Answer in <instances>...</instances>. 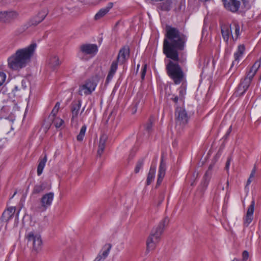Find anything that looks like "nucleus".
<instances>
[{"label":"nucleus","mask_w":261,"mask_h":261,"mask_svg":"<svg viewBox=\"0 0 261 261\" xmlns=\"http://www.w3.org/2000/svg\"><path fill=\"white\" fill-rule=\"evenodd\" d=\"M230 29L232 30V38L233 40L237 39L240 35V27L238 24L234 23L230 24Z\"/></svg>","instance_id":"28"},{"label":"nucleus","mask_w":261,"mask_h":261,"mask_svg":"<svg viewBox=\"0 0 261 261\" xmlns=\"http://www.w3.org/2000/svg\"><path fill=\"white\" fill-rule=\"evenodd\" d=\"M111 248L112 245L111 244H106L103 247V249L105 250L98 253L94 261H103L108 256Z\"/></svg>","instance_id":"14"},{"label":"nucleus","mask_w":261,"mask_h":261,"mask_svg":"<svg viewBox=\"0 0 261 261\" xmlns=\"http://www.w3.org/2000/svg\"><path fill=\"white\" fill-rule=\"evenodd\" d=\"M108 140V136L106 134H102L101 135L99 139V144H98V147L97 150V154L99 156H101V155L102 154L105 147H106V144Z\"/></svg>","instance_id":"18"},{"label":"nucleus","mask_w":261,"mask_h":261,"mask_svg":"<svg viewBox=\"0 0 261 261\" xmlns=\"http://www.w3.org/2000/svg\"><path fill=\"white\" fill-rule=\"evenodd\" d=\"M261 65V61H256L252 66L246 73V75L242 79L236 91L237 96L242 95L248 89L251 81Z\"/></svg>","instance_id":"3"},{"label":"nucleus","mask_w":261,"mask_h":261,"mask_svg":"<svg viewBox=\"0 0 261 261\" xmlns=\"http://www.w3.org/2000/svg\"><path fill=\"white\" fill-rule=\"evenodd\" d=\"M87 127L86 125H84L81 128L79 134L77 136V140L82 141L85 136Z\"/></svg>","instance_id":"32"},{"label":"nucleus","mask_w":261,"mask_h":261,"mask_svg":"<svg viewBox=\"0 0 261 261\" xmlns=\"http://www.w3.org/2000/svg\"><path fill=\"white\" fill-rule=\"evenodd\" d=\"M166 166L165 163L164 162L163 158L161 161L159 167V173L158 175V180L156 182V187L159 186L165 175Z\"/></svg>","instance_id":"15"},{"label":"nucleus","mask_w":261,"mask_h":261,"mask_svg":"<svg viewBox=\"0 0 261 261\" xmlns=\"http://www.w3.org/2000/svg\"><path fill=\"white\" fill-rule=\"evenodd\" d=\"M152 124L153 121L151 119H150L148 122L147 123L145 126L146 130H147L148 132H149L151 130Z\"/></svg>","instance_id":"35"},{"label":"nucleus","mask_w":261,"mask_h":261,"mask_svg":"<svg viewBox=\"0 0 261 261\" xmlns=\"http://www.w3.org/2000/svg\"><path fill=\"white\" fill-rule=\"evenodd\" d=\"M255 201L252 200L247 210L246 215L244 218V225L246 226L251 222L253 219V214L254 211Z\"/></svg>","instance_id":"13"},{"label":"nucleus","mask_w":261,"mask_h":261,"mask_svg":"<svg viewBox=\"0 0 261 261\" xmlns=\"http://www.w3.org/2000/svg\"><path fill=\"white\" fill-rule=\"evenodd\" d=\"M168 221L169 220L167 218H165L157 227L152 230L150 234L146 241V253L155 248L156 244L160 241V237L163 233V230L168 223Z\"/></svg>","instance_id":"4"},{"label":"nucleus","mask_w":261,"mask_h":261,"mask_svg":"<svg viewBox=\"0 0 261 261\" xmlns=\"http://www.w3.org/2000/svg\"><path fill=\"white\" fill-rule=\"evenodd\" d=\"M221 33L224 40L228 42L229 38L230 33L232 34V30L230 29V25H224L221 27Z\"/></svg>","instance_id":"23"},{"label":"nucleus","mask_w":261,"mask_h":261,"mask_svg":"<svg viewBox=\"0 0 261 261\" xmlns=\"http://www.w3.org/2000/svg\"><path fill=\"white\" fill-rule=\"evenodd\" d=\"M146 68H147V65L145 64L143 66V68L141 71V79L142 80H144L146 72Z\"/></svg>","instance_id":"40"},{"label":"nucleus","mask_w":261,"mask_h":261,"mask_svg":"<svg viewBox=\"0 0 261 261\" xmlns=\"http://www.w3.org/2000/svg\"><path fill=\"white\" fill-rule=\"evenodd\" d=\"M113 3H110L106 7L101 9L95 15V19H99L106 15L113 7Z\"/></svg>","instance_id":"20"},{"label":"nucleus","mask_w":261,"mask_h":261,"mask_svg":"<svg viewBox=\"0 0 261 261\" xmlns=\"http://www.w3.org/2000/svg\"><path fill=\"white\" fill-rule=\"evenodd\" d=\"M245 51L244 45H240L238 47L237 51L234 54V60L232 62L231 67L234 65L237 66L239 63L240 58L242 57Z\"/></svg>","instance_id":"16"},{"label":"nucleus","mask_w":261,"mask_h":261,"mask_svg":"<svg viewBox=\"0 0 261 261\" xmlns=\"http://www.w3.org/2000/svg\"><path fill=\"white\" fill-rule=\"evenodd\" d=\"M81 107V101H78L76 103L73 104L71 108L72 120L77 117L79 111Z\"/></svg>","instance_id":"25"},{"label":"nucleus","mask_w":261,"mask_h":261,"mask_svg":"<svg viewBox=\"0 0 261 261\" xmlns=\"http://www.w3.org/2000/svg\"><path fill=\"white\" fill-rule=\"evenodd\" d=\"M54 198V194L53 192L44 194L40 199V204L34 205L33 209L38 212L45 211L51 205Z\"/></svg>","instance_id":"7"},{"label":"nucleus","mask_w":261,"mask_h":261,"mask_svg":"<svg viewBox=\"0 0 261 261\" xmlns=\"http://www.w3.org/2000/svg\"><path fill=\"white\" fill-rule=\"evenodd\" d=\"M232 261H240V260L237 258H234Z\"/></svg>","instance_id":"47"},{"label":"nucleus","mask_w":261,"mask_h":261,"mask_svg":"<svg viewBox=\"0 0 261 261\" xmlns=\"http://www.w3.org/2000/svg\"><path fill=\"white\" fill-rule=\"evenodd\" d=\"M5 11L0 12V21L5 22Z\"/></svg>","instance_id":"42"},{"label":"nucleus","mask_w":261,"mask_h":261,"mask_svg":"<svg viewBox=\"0 0 261 261\" xmlns=\"http://www.w3.org/2000/svg\"><path fill=\"white\" fill-rule=\"evenodd\" d=\"M20 86H16L13 90L14 94L15 95H19L20 94H22V90H19Z\"/></svg>","instance_id":"37"},{"label":"nucleus","mask_w":261,"mask_h":261,"mask_svg":"<svg viewBox=\"0 0 261 261\" xmlns=\"http://www.w3.org/2000/svg\"><path fill=\"white\" fill-rule=\"evenodd\" d=\"M98 51L97 46L94 44H84L80 46V51L85 55L90 57L95 56Z\"/></svg>","instance_id":"10"},{"label":"nucleus","mask_w":261,"mask_h":261,"mask_svg":"<svg viewBox=\"0 0 261 261\" xmlns=\"http://www.w3.org/2000/svg\"><path fill=\"white\" fill-rule=\"evenodd\" d=\"M129 55V49L128 46H124L119 51L116 60L120 64L124 63L127 60Z\"/></svg>","instance_id":"11"},{"label":"nucleus","mask_w":261,"mask_h":261,"mask_svg":"<svg viewBox=\"0 0 261 261\" xmlns=\"http://www.w3.org/2000/svg\"><path fill=\"white\" fill-rule=\"evenodd\" d=\"M155 167L151 165L147 175L146 185H149L154 180L155 174Z\"/></svg>","instance_id":"26"},{"label":"nucleus","mask_w":261,"mask_h":261,"mask_svg":"<svg viewBox=\"0 0 261 261\" xmlns=\"http://www.w3.org/2000/svg\"><path fill=\"white\" fill-rule=\"evenodd\" d=\"M187 41V36L178 29L170 25L166 26L163 50L166 57L172 61H169L166 70L168 75L175 85L186 83V81L185 74L177 62L179 61L182 63L185 61V60H179L178 50L185 49Z\"/></svg>","instance_id":"1"},{"label":"nucleus","mask_w":261,"mask_h":261,"mask_svg":"<svg viewBox=\"0 0 261 261\" xmlns=\"http://www.w3.org/2000/svg\"><path fill=\"white\" fill-rule=\"evenodd\" d=\"M170 99L176 103L178 102V100H180L179 96H178L174 95H172Z\"/></svg>","instance_id":"41"},{"label":"nucleus","mask_w":261,"mask_h":261,"mask_svg":"<svg viewBox=\"0 0 261 261\" xmlns=\"http://www.w3.org/2000/svg\"><path fill=\"white\" fill-rule=\"evenodd\" d=\"M249 257L248 252L245 250L242 253V261H246Z\"/></svg>","instance_id":"38"},{"label":"nucleus","mask_w":261,"mask_h":261,"mask_svg":"<svg viewBox=\"0 0 261 261\" xmlns=\"http://www.w3.org/2000/svg\"><path fill=\"white\" fill-rule=\"evenodd\" d=\"M213 167V166L212 165H210L209 166L208 170L206 171V172H205V173L203 177L202 185L205 188H206L207 187L208 183L210 181V179L211 178V176H212V170Z\"/></svg>","instance_id":"19"},{"label":"nucleus","mask_w":261,"mask_h":261,"mask_svg":"<svg viewBox=\"0 0 261 261\" xmlns=\"http://www.w3.org/2000/svg\"><path fill=\"white\" fill-rule=\"evenodd\" d=\"M118 62L114 61L112 62L109 72L107 77V81H110L112 80L114 74H115L117 69L118 68Z\"/></svg>","instance_id":"24"},{"label":"nucleus","mask_w":261,"mask_h":261,"mask_svg":"<svg viewBox=\"0 0 261 261\" xmlns=\"http://www.w3.org/2000/svg\"><path fill=\"white\" fill-rule=\"evenodd\" d=\"M60 102H58L56 103L55 106L54 108H56L58 111H59V108H60Z\"/></svg>","instance_id":"45"},{"label":"nucleus","mask_w":261,"mask_h":261,"mask_svg":"<svg viewBox=\"0 0 261 261\" xmlns=\"http://www.w3.org/2000/svg\"><path fill=\"white\" fill-rule=\"evenodd\" d=\"M18 16V13L16 11H5V22H10L17 18Z\"/></svg>","instance_id":"22"},{"label":"nucleus","mask_w":261,"mask_h":261,"mask_svg":"<svg viewBox=\"0 0 261 261\" xmlns=\"http://www.w3.org/2000/svg\"><path fill=\"white\" fill-rule=\"evenodd\" d=\"M26 82L24 80H22L21 81V84L20 86L19 90H22V93H23V92L25 91L27 86H26Z\"/></svg>","instance_id":"39"},{"label":"nucleus","mask_w":261,"mask_h":261,"mask_svg":"<svg viewBox=\"0 0 261 261\" xmlns=\"http://www.w3.org/2000/svg\"><path fill=\"white\" fill-rule=\"evenodd\" d=\"M261 80V76H260V78H259V80Z\"/></svg>","instance_id":"50"},{"label":"nucleus","mask_w":261,"mask_h":261,"mask_svg":"<svg viewBox=\"0 0 261 261\" xmlns=\"http://www.w3.org/2000/svg\"><path fill=\"white\" fill-rule=\"evenodd\" d=\"M190 116L185 108L177 107L175 112V126L178 129L183 128L188 123Z\"/></svg>","instance_id":"5"},{"label":"nucleus","mask_w":261,"mask_h":261,"mask_svg":"<svg viewBox=\"0 0 261 261\" xmlns=\"http://www.w3.org/2000/svg\"><path fill=\"white\" fill-rule=\"evenodd\" d=\"M255 172H256V168H255V166H254L251 171L249 178H252L254 177Z\"/></svg>","instance_id":"43"},{"label":"nucleus","mask_w":261,"mask_h":261,"mask_svg":"<svg viewBox=\"0 0 261 261\" xmlns=\"http://www.w3.org/2000/svg\"><path fill=\"white\" fill-rule=\"evenodd\" d=\"M61 64L59 57L56 54L50 55L47 60V65L48 67L52 69H55Z\"/></svg>","instance_id":"12"},{"label":"nucleus","mask_w":261,"mask_h":261,"mask_svg":"<svg viewBox=\"0 0 261 261\" xmlns=\"http://www.w3.org/2000/svg\"><path fill=\"white\" fill-rule=\"evenodd\" d=\"M98 82V79L96 76L92 77L87 79L83 84L80 86L79 89V95H90L95 91Z\"/></svg>","instance_id":"6"},{"label":"nucleus","mask_w":261,"mask_h":261,"mask_svg":"<svg viewBox=\"0 0 261 261\" xmlns=\"http://www.w3.org/2000/svg\"><path fill=\"white\" fill-rule=\"evenodd\" d=\"M28 242H30L33 245V250L37 253L40 251L42 248V240L39 234L33 231L29 232L25 236Z\"/></svg>","instance_id":"8"},{"label":"nucleus","mask_w":261,"mask_h":261,"mask_svg":"<svg viewBox=\"0 0 261 261\" xmlns=\"http://www.w3.org/2000/svg\"><path fill=\"white\" fill-rule=\"evenodd\" d=\"M46 162L47 156L46 155H45V156L42 159H39V162L37 167V170L38 175L39 176L42 174Z\"/></svg>","instance_id":"27"},{"label":"nucleus","mask_w":261,"mask_h":261,"mask_svg":"<svg viewBox=\"0 0 261 261\" xmlns=\"http://www.w3.org/2000/svg\"><path fill=\"white\" fill-rule=\"evenodd\" d=\"M50 189V186L48 185L46 181H42L35 186L33 190V193L38 194L45 190H49Z\"/></svg>","instance_id":"17"},{"label":"nucleus","mask_w":261,"mask_h":261,"mask_svg":"<svg viewBox=\"0 0 261 261\" xmlns=\"http://www.w3.org/2000/svg\"><path fill=\"white\" fill-rule=\"evenodd\" d=\"M224 8L232 13L238 11L241 2L245 3L246 0H222Z\"/></svg>","instance_id":"9"},{"label":"nucleus","mask_w":261,"mask_h":261,"mask_svg":"<svg viewBox=\"0 0 261 261\" xmlns=\"http://www.w3.org/2000/svg\"><path fill=\"white\" fill-rule=\"evenodd\" d=\"M58 112V111L56 108H53L49 116V118L51 119L52 118H55Z\"/></svg>","instance_id":"36"},{"label":"nucleus","mask_w":261,"mask_h":261,"mask_svg":"<svg viewBox=\"0 0 261 261\" xmlns=\"http://www.w3.org/2000/svg\"><path fill=\"white\" fill-rule=\"evenodd\" d=\"M53 123L56 128L60 127L64 123V121L62 119L59 117H55L51 119Z\"/></svg>","instance_id":"31"},{"label":"nucleus","mask_w":261,"mask_h":261,"mask_svg":"<svg viewBox=\"0 0 261 261\" xmlns=\"http://www.w3.org/2000/svg\"><path fill=\"white\" fill-rule=\"evenodd\" d=\"M139 67V65H138L137 66V69H138Z\"/></svg>","instance_id":"48"},{"label":"nucleus","mask_w":261,"mask_h":261,"mask_svg":"<svg viewBox=\"0 0 261 261\" xmlns=\"http://www.w3.org/2000/svg\"><path fill=\"white\" fill-rule=\"evenodd\" d=\"M15 212V207H9L6 211H5L2 215V219L3 221L6 222L9 221L13 216Z\"/></svg>","instance_id":"21"},{"label":"nucleus","mask_w":261,"mask_h":261,"mask_svg":"<svg viewBox=\"0 0 261 261\" xmlns=\"http://www.w3.org/2000/svg\"><path fill=\"white\" fill-rule=\"evenodd\" d=\"M181 85L179 88V96L180 100H182L186 94V86L185 83H181Z\"/></svg>","instance_id":"30"},{"label":"nucleus","mask_w":261,"mask_h":261,"mask_svg":"<svg viewBox=\"0 0 261 261\" xmlns=\"http://www.w3.org/2000/svg\"><path fill=\"white\" fill-rule=\"evenodd\" d=\"M144 164L143 159L140 160L137 163L135 169V172L137 173L139 172L140 170L142 168Z\"/></svg>","instance_id":"33"},{"label":"nucleus","mask_w":261,"mask_h":261,"mask_svg":"<svg viewBox=\"0 0 261 261\" xmlns=\"http://www.w3.org/2000/svg\"><path fill=\"white\" fill-rule=\"evenodd\" d=\"M6 79V74L3 72H0V87L5 83Z\"/></svg>","instance_id":"34"},{"label":"nucleus","mask_w":261,"mask_h":261,"mask_svg":"<svg viewBox=\"0 0 261 261\" xmlns=\"http://www.w3.org/2000/svg\"><path fill=\"white\" fill-rule=\"evenodd\" d=\"M251 178H250L249 177V178L247 180V185L246 186H248L250 184V183L251 182Z\"/></svg>","instance_id":"46"},{"label":"nucleus","mask_w":261,"mask_h":261,"mask_svg":"<svg viewBox=\"0 0 261 261\" xmlns=\"http://www.w3.org/2000/svg\"><path fill=\"white\" fill-rule=\"evenodd\" d=\"M37 46L33 42L25 47L17 49L8 59V67L13 70H19L25 67L34 55Z\"/></svg>","instance_id":"2"},{"label":"nucleus","mask_w":261,"mask_h":261,"mask_svg":"<svg viewBox=\"0 0 261 261\" xmlns=\"http://www.w3.org/2000/svg\"><path fill=\"white\" fill-rule=\"evenodd\" d=\"M230 158H228L227 159V161L226 163V165H225V169L226 170H228V169H229V165H230Z\"/></svg>","instance_id":"44"},{"label":"nucleus","mask_w":261,"mask_h":261,"mask_svg":"<svg viewBox=\"0 0 261 261\" xmlns=\"http://www.w3.org/2000/svg\"><path fill=\"white\" fill-rule=\"evenodd\" d=\"M227 184L228 185V181H227Z\"/></svg>","instance_id":"49"},{"label":"nucleus","mask_w":261,"mask_h":261,"mask_svg":"<svg viewBox=\"0 0 261 261\" xmlns=\"http://www.w3.org/2000/svg\"><path fill=\"white\" fill-rule=\"evenodd\" d=\"M47 14V12L46 10H42L38 13V15L34 18L35 22L33 23V24L36 25L40 22H41L45 18Z\"/></svg>","instance_id":"29"}]
</instances>
